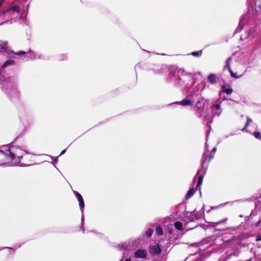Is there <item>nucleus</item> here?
<instances>
[{"instance_id": "1", "label": "nucleus", "mask_w": 261, "mask_h": 261, "mask_svg": "<svg viewBox=\"0 0 261 261\" xmlns=\"http://www.w3.org/2000/svg\"><path fill=\"white\" fill-rule=\"evenodd\" d=\"M0 166H21L20 159L25 153L18 147L11 146L6 152L0 150Z\"/></svg>"}, {"instance_id": "2", "label": "nucleus", "mask_w": 261, "mask_h": 261, "mask_svg": "<svg viewBox=\"0 0 261 261\" xmlns=\"http://www.w3.org/2000/svg\"><path fill=\"white\" fill-rule=\"evenodd\" d=\"M174 81L177 84L181 86L189 88L193 81V75L188 73L182 69H176L173 75Z\"/></svg>"}, {"instance_id": "3", "label": "nucleus", "mask_w": 261, "mask_h": 261, "mask_svg": "<svg viewBox=\"0 0 261 261\" xmlns=\"http://www.w3.org/2000/svg\"><path fill=\"white\" fill-rule=\"evenodd\" d=\"M2 89L10 96L12 100L18 97L19 92L17 89L15 83L8 81L4 82Z\"/></svg>"}, {"instance_id": "4", "label": "nucleus", "mask_w": 261, "mask_h": 261, "mask_svg": "<svg viewBox=\"0 0 261 261\" xmlns=\"http://www.w3.org/2000/svg\"><path fill=\"white\" fill-rule=\"evenodd\" d=\"M197 95L194 93L187 95L185 99L179 102V104L185 106L192 105L197 99Z\"/></svg>"}, {"instance_id": "5", "label": "nucleus", "mask_w": 261, "mask_h": 261, "mask_svg": "<svg viewBox=\"0 0 261 261\" xmlns=\"http://www.w3.org/2000/svg\"><path fill=\"white\" fill-rule=\"evenodd\" d=\"M148 251L151 255L154 256L159 255L161 252V249L159 245H150L149 247Z\"/></svg>"}, {"instance_id": "6", "label": "nucleus", "mask_w": 261, "mask_h": 261, "mask_svg": "<svg viewBox=\"0 0 261 261\" xmlns=\"http://www.w3.org/2000/svg\"><path fill=\"white\" fill-rule=\"evenodd\" d=\"M205 151L203 155L202 159V161H201V165L202 166H204L205 163H209L210 161H211V159L213 158V156H208L206 155V152L208 151V146L207 144V143H206V144H205Z\"/></svg>"}, {"instance_id": "7", "label": "nucleus", "mask_w": 261, "mask_h": 261, "mask_svg": "<svg viewBox=\"0 0 261 261\" xmlns=\"http://www.w3.org/2000/svg\"><path fill=\"white\" fill-rule=\"evenodd\" d=\"M74 193H75L76 197L79 202V206H80V209L81 210L82 213L83 214V211H84V208L85 206V203H84L83 198L82 195L77 192L74 191Z\"/></svg>"}, {"instance_id": "8", "label": "nucleus", "mask_w": 261, "mask_h": 261, "mask_svg": "<svg viewBox=\"0 0 261 261\" xmlns=\"http://www.w3.org/2000/svg\"><path fill=\"white\" fill-rule=\"evenodd\" d=\"M146 252L144 249H138L135 252V257L138 258H144L146 257Z\"/></svg>"}, {"instance_id": "9", "label": "nucleus", "mask_w": 261, "mask_h": 261, "mask_svg": "<svg viewBox=\"0 0 261 261\" xmlns=\"http://www.w3.org/2000/svg\"><path fill=\"white\" fill-rule=\"evenodd\" d=\"M118 247L119 248V249L120 250H122V249L125 250V252L123 253V257L120 260V261H131L130 260V258L129 257V258H125L124 257V256H125V254H127V255H128V253H129V251L127 249V250H126V247L124 245L122 244V245H118Z\"/></svg>"}, {"instance_id": "10", "label": "nucleus", "mask_w": 261, "mask_h": 261, "mask_svg": "<svg viewBox=\"0 0 261 261\" xmlns=\"http://www.w3.org/2000/svg\"><path fill=\"white\" fill-rule=\"evenodd\" d=\"M7 45H8V41L0 40V47L4 49L8 54H10V50L8 49Z\"/></svg>"}, {"instance_id": "11", "label": "nucleus", "mask_w": 261, "mask_h": 261, "mask_svg": "<svg viewBox=\"0 0 261 261\" xmlns=\"http://www.w3.org/2000/svg\"><path fill=\"white\" fill-rule=\"evenodd\" d=\"M196 190H197V189H195L194 188H192V189H190L187 193L186 198L187 199H189V198H191L194 194Z\"/></svg>"}, {"instance_id": "12", "label": "nucleus", "mask_w": 261, "mask_h": 261, "mask_svg": "<svg viewBox=\"0 0 261 261\" xmlns=\"http://www.w3.org/2000/svg\"><path fill=\"white\" fill-rule=\"evenodd\" d=\"M222 92L224 93H225L227 94H230L233 91V90L231 88H230V87L227 88L226 87H225L224 86H222Z\"/></svg>"}, {"instance_id": "13", "label": "nucleus", "mask_w": 261, "mask_h": 261, "mask_svg": "<svg viewBox=\"0 0 261 261\" xmlns=\"http://www.w3.org/2000/svg\"><path fill=\"white\" fill-rule=\"evenodd\" d=\"M10 11L19 13L20 11V9L19 6L14 5V6H12L9 10H8L7 11H6V12H9Z\"/></svg>"}, {"instance_id": "14", "label": "nucleus", "mask_w": 261, "mask_h": 261, "mask_svg": "<svg viewBox=\"0 0 261 261\" xmlns=\"http://www.w3.org/2000/svg\"><path fill=\"white\" fill-rule=\"evenodd\" d=\"M15 64V62L14 60H7L4 62L2 67L4 68L8 66L14 65Z\"/></svg>"}, {"instance_id": "15", "label": "nucleus", "mask_w": 261, "mask_h": 261, "mask_svg": "<svg viewBox=\"0 0 261 261\" xmlns=\"http://www.w3.org/2000/svg\"><path fill=\"white\" fill-rule=\"evenodd\" d=\"M174 227L175 229H176L178 230H183V226L181 222L179 221H176L174 223Z\"/></svg>"}, {"instance_id": "16", "label": "nucleus", "mask_w": 261, "mask_h": 261, "mask_svg": "<svg viewBox=\"0 0 261 261\" xmlns=\"http://www.w3.org/2000/svg\"><path fill=\"white\" fill-rule=\"evenodd\" d=\"M155 233L158 236H162L163 234L162 228L160 225H158L156 226Z\"/></svg>"}, {"instance_id": "17", "label": "nucleus", "mask_w": 261, "mask_h": 261, "mask_svg": "<svg viewBox=\"0 0 261 261\" xmlns=\"http://www.w3.org/2000/svg\"><path fill=\"white\" fill-rule=\"evenodd\" d=\"M208 80L212 84H214L216 82V76L214 74H211L208 76Z\"/></svg>"}, {"instance_id": "18", "label": "nucleus", "mask_w": 261, "mask_h": 261, "mask_svg": "<svg viewBox=\"0 0 261 261\" xmlns=\"http://www.w3.org/2000/svg\"><path fill=\"white\" fill-rule=\"evenodd\" d=\"M232 60V58L231 57H229L226 61L225 66H224V68H227L228 70L230 69V63Z\"/></svg>"}, {"instance_id": "19", "label": "nucleus", "mask_w": 261, "mask_h": 261, "mask_svg": "<svg viewBox=\"0 0 261 261\" xmlns=\"http://www.w3.org/2000/svg\"><path fill=\"white\" fill-rule=\"evenodd\" d=\"M247 122H246V123L245 124V127L243 128L242 129V131H244L245 130H246V128L248 126V125H249L250 123L252 122V119L250 118L247 117Z\"/></svg>"}, {"instance_id": "20", "label": "nucleus", "mask_w": 261, "mask_h": 261, "mask_svg": "<svg viewBox=\"0 0 261 261\" xmlns=\"http://www.w3.org/2000/svg\"><path fill=\"white\" fill-rule=\"evenodd\" d=\"M242 20H241L240 21V23H239V24L238 25V28L236 30L235 33H237L241 31L243 29V25L242 24Z\"/></svg>"}, {"instance_id": "21", "label": "nucleus", "mask_w": 261, "mask_h": 261, "mask_svg": "<svg viewBox=\"0 0 261 261\" xmlns=\"http://www.w3.org/2000/svg\"><path fill=\"white\" fill-rule=\"evenodd\" d=\"M29 52L31 53V56H30L31 59H36L37 58H40V56L35 54L33 52H32L31 50H30Z\"/></svg>"}, {"instance_id": "22", "label": "nucleus", "mask_w": 261, "mask_h": 261, "mask_svg": "<svg viewBox=\"0 0 261 261\" xmlns=\"http://www.w3.org/2000/svg\"><path fill=\"white\" fill-rule=\"evenodd\" d=\"M203 178V175H200L199 176L198 179V183L197 185V189H198V187H200L201 186V185L202 184Z\"/></svg>"}, {"instance_id": "23", "label": "nucleus", "mask_w": 261, "mask_h": 261, "mask_svg": "<svg viewBox=\"0 0 261 261\" xmlns=\"http://www.w3.org/2000/svg\"><path fill=\"white\" fill-rule=\"evenodd\" d=\"M229 72H230V75L232 77H234V78H236V79H238L239 77H240L241 76H239L237 74V73H234L232 70H231V69L228 70Z\"/></svg>"}, {"instance_id": "24", "label": "nucleus", "mask_w": 261, "mask_h": 261, "mask_svg": "<svg viewBox=\"0 0 261 261\" xmlns=\"http://www.w3.org/2000/svg\"><path fill=\"white\" fill-rule=\"evenodd\" d=\"M10 53H13L15 55L20 56V55H24L26 54L27 52L23 51H19L17 53H14L13 50H10Z\"/></svg>"}, {"instance_id": "25", "label": "nucleus", "mask_w": 261, "mask_h": 261, "mask_svg": "<svg viewBox=\"0 0 261 261\" xmlns=\"http://www.w3.org/2000/svg\"><path fill=\"white\" fill-rule=\"evenodd\" d=\"M192 55L195 57H200L202 55V50L194 51L192 53Z\"/></svg>"}, {"instance_id": "26", "label": "nucleus", "mask_w": 261, "mask_h": 261, "mask_svg": "<svg viewBox=\"0 0 261 261\" xmlns=\"http://www.w3.org/2000/svg\"><path fill=\"white\" fill-rule=\"evenodd\" d=\"M152 232V230L150 228H149L146 231L145 234L147 237L149 238L151 236Z\"/></svg>"}, {"instance_id": "27", "label": "nucleus", "mask_w": 261, "mask_h": 261, "mask_svg": "<svg viewBox=\"0 0 261 261\" xmlns=\"http://www.w3.org/2000/svg\"><path fill=\"white\" fill-rule=\"evenodd\" d=\"M253 135L256 139L261 140V134L259 132H255Z\"/></svg>"}, {"instance_id": "28", "label": "nucleus", "mask_w": 261, "mask_h": 261, "mask_svg": "<svg viewBox=\"0 0 261 261\" xmlns=\"http://www.w3.org/2000/svg\"><path fill=\"white\" fill-rule=\"evenodd\" d=\"M227 220V218H226L223 220H221V221H218V222H214L213 223L214 224V225H218L222 223H223V222H226V221Z\"/></svg>"}, {"instance_id": "29", "label": "nucleus", "mask_w": 261, "mask_h": 261, "mask_svg": "<svg viewBox=\"0 0 261 261\" xmlns=\"http://www.w3.org/2000/svg\"><path fill=\"white\" fill-rule=\"evenodd\" d=\"M220 103L217 104L216 106H214V108H215L216 110H220Z\"/></svg>"}, {"instance_id": "30", "label": "nucleus", "mask_w": 261, "mask_h": 261, "mask_svg": "<svg viewBox=\"0 0 261 261\" xmlns=\"http://www.w3.org/2000/svg\"><path fill=\"white\" fill-rule=\"evenodd\" d=\"M247 2L250 6H253L254 4V0H247Z\"/></svg>"}, {"instance_id": "31", "label": "nucleus", "mask_w": 261, "mask_h": 261, "mask_svg": "<svg viewBox=\"0 0 261 261\" xmlns=\"http://www.w3.org/2000/svg\"><path fill=\"white\" fill-rule=\"evenodd\" d=\"M256 10L258 12L261 13V5H259L258 6H256Z\"/></svg>"}, {"instance_id": "32", "label": "nucleus", "mask_w": 261, "mask_h": 261, "mask_svg": "<svg viewBox=\"0 0 261 261\" xmlns=\"http://www.w3.org/2000/svg\"><path fill=\"white\" fill-rule=\"evenodd\" d=\"M212 122V119H211L210 120L208 119L207 120V125L208 127H210V128H211V127H210V125L209 124H211Z\"/></svg>"}, {"instance_id": "33", "label": "nucleus", "mask_w": 261, "mask_h": 261, "mask_svg": "<svg viewBox=\"0 0 261 261\" xmlns=\"http://www.w3.org/2000/svg\"><path fill=\"white\" fill-rule=\"evenodd\" d=\"M83 222H84V218H83V216H82V229H83V232H85V230L83 228Z\"/></svg>"}, {"instance_id": "34", "label": "nucleus", "mask_w": 261, "mask_h": 261, "mask_svg": "<svg viewBox=\"0 0 261 261\" xmlns=\"http://www.w3.org/2000/svg\"><path fill=\"white\" fill-rule=\"evenodd\" d=\"M65 152H66V149L62 150V152H61L60 155H61L64 154Z\"/></svg>"}, {"instance_id": "35", "label": "nucleus", "mask_w": 261, "mask_h": 261, "mask_svg": "<svg viewBox=\"0 0 261 261\" xmlns=\"http://www.w3.org/2000/svg\"><path fill=\"white\" fill-rule=\"evenodd\" d=\"M216 150H217V148L216 147H214L213 148V149H212V152H214V153H215L216 151Z\"/></svg>"}, {"instance_id": "36", "label": "nucleus", "mask_w": 261, "mask_h": 261, "mask_svg": "<svg viewBox=\"0 0 261 261\" xmlns=\"http://www.w3.org/2000/svg\"><path fill=\"white\" fill-rule=\"evenodd\" d=\"M256 241H261V236H260V237H258L256 238Z\"/></svg>"}, {"instance_id": "37", "label": "nucleus", "mask_w": 261, "mask_h": 261, "mask_svg": "<svg viewBox=\"0 0 261 261\" xmlns=\"http://www.w3.org/2000/svg\"><path fill=\"white\" fill-rule=\"evenodd\" d=\"M199 103H200V100H198V101H197V107L198 109H199V108H200V107H199V106H198V105L199 104Z\"/></svg>"}, {"instance_id": "38", "label": "nucleus", "mask_w": 261, "mask_h": 261, "mask_svg": "<svg viewBox=\"0 0 261 261\" xmlns=\"http://www.w3.org/2000/svg\"><path fill=\"white\" fill-rule=\"evenodd\" d=\"M252 260H253V258H250L249 259H248L247 261H252Z\"/></svg>"}, {"instance_id": "39", "label": "nucleus", "mask_w": 261, "mask_h": 261, "mask_svg": "<svg viewBox=\"0 0 261 261\" xmlns=\"http://www.w3.org/2000/svg\"><path fill=\"white\" fill-rule=\"evenodd\" d=\"M220 113H221V111H220V112H219V113H217V115H218V116H219V115H220Z\"/></svg>"}, {"instance_id": "40", "label": "nucleus", "mask_w": 261, "mask_h": 261, "mask_svg": "<svg viewBox=\"0 0 261 261\" xmlns=\"http://www.w3.org/2000/svg\"><path fill=\"white\" fill-rule=\"evenodd\" d=\"M208 134H209L208 133H207L206 134L207 138L208 137Z\"/></svg>"}, {"instance_id": "41", "label": "nucleus", "mask_w": 261, "mask_h": 261, "mask_svg": "<svg viewBox=\"0 0 261 261\" xmlns=\"http://www.w3.org/2000/svg\"><path fill=\"white\" fill-rule=\"evenodd\" d=\"M258 261H261V258H259L258 259Z\"/></svg>"}, {"instance_id": "42", "label": "nucleus", "mask_w": 261, "mask_h": 261, "mask_svg": "<svg viewBox=\"0 0 261 261\" xmlns=\"http://www.w3.org/2000/svg\"><path fill=\"white\" fill-rule=\"evenodd\" d=\"M60 60H64V59H63V58H61V59H60Z\"/></svg>"}, {"instance_id": "43", "label": "nucleus", "mask_w": 261, "mask_h": 261, "mask_svg": "<svg viewBox=\"0 0 261 261\" xmlns=\"http://www.w3.org/2000/svg\"><path fill=\"white\" fill-rule=\"evenodd\" d=\"M261 222V220L258 221V223Z\"/></svg>"}]
</instances>
